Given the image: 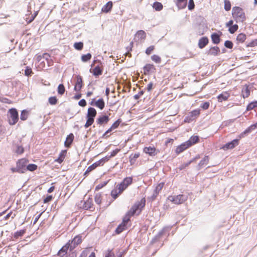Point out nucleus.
Here are the masks:
<instances>
[{"label": "nucleus", "instance_id": "f257e3e1", "mask_svg": "<svg viewBox=\"0 0 257 257\" xmlns=\"http://www.w3.org/2000/svg\"><path fill=\"white\" fill-rule=\"evenodd\" d=\"M232 16L237 23L243 22L246 20L245 13L243 9L239 7H233Z\"/></svg>", "mask_w": 257, "mask_h": 257}, {"label": "nucleus", "instance_id": "f03ea898", "mask_svg": "<svg viewBox=\"0 0 257 257\" xmlns=\"http://www.w3.org/2000/svg\"><path fill=\"white\" fill-rule=\"evenodd\" d=\"M145 203L146 199L145 198H143L141 201L137 202L133 205L127 212L132 216L134 215L137 213V214H139L142 209L145 207Z\"/></svg>", "mask_w": 257, "mask_h": 257}, {"label": "nucleus", "instance_id": "7ed1b4c3", "mask_svg": "<svg viewBox=\"0 0 257 257\" xmlns=\"http://www.w3.org/2000/svg\"><path fill=\"white\" fill-rule=\"evenodd\" d=\"M8 121L10 125H15L19 120V114L17 110L15 108H12L8 110Z\"/></svg>", "mask_w": 257, "mask_h": 257}, {"label": "nucleus", "instance_id": "20e7f679", "mask_svg": "<svg viewBox=\"0 0 257 257\" xmlns=\"http://www.w3.org/2000/svg\"><path fill=\"white\" fill-rule=\"evenodd\" d=\"M97 114L96 110L93 107H89L87 110V121L85 124V127L87 128L94 122V118Z\"/></svg>", "mask_w": 257, "mask_h": 257}, {"label": "nucleus", "instance_id": "39448f33", "mask_svg": "<svg viewBox=\"0 0 257 257\" xmlns=\"http://www.w3.org/2000/svg\"><path fill=\"white\" fill-rule=\"evenodd\" d=\"M188 196L184 194H180L176 196H169L168 199L176 204H180L187 200Z\"/></svg>", "mask_w": 257, "mask_h": 257}, {"label": "nucleus", "instance_id": "423d86ee", "mask_svg": "<svg viewBox=\"0 0 257 257\" xmlns=\"http://www.w3.org/2000/svg\"><path fill=\"white\" fill-rule=\"evenodd\" d=\"M26 162H17L16 166L11 168L12 173H18L20 174L25 173Z\"/></svg>", "mask_w": 257, "mask_h": 257}, {"label": "nucleus", "instance_id": "0eeeda50", "mask_svg": "<svg viewBox=\"0 0 257 257\" xmlns=\"http://www.w3.org/2000/svg\"><path fill=\"white\" fill-rule=\"evenodd\" d=\"M171 227L172 226H167L163 227L162 229L158 233L155 237L153 238L152 242H155L158 241L163 234H164L166 232H169L170 231Z\"/></svg>", "mask_w": 257, "mask_h": 257}, {"label": "nucleus", "instance_id": "6e6552de", "mask_svg": "<svg viewBox=\"0 0 257 257\" xmlns=\"http://www.w3.org/2000/svg\"><path fill=\"white\" fill-rule=\"evenodd\" d=\"M81 242V236L77 235L71 241L69 240L67 243H69L70 250L71 251Z\"/></svg>", "mask_w": 257, "mask_h": 257}, {"label": "nucleus", "instance_id": "1a4fd4ad", "mask_svg": "<svg viewBox=\"0 0 257 257\" xmlns=\"http://www.w3.org/2000/svg\"><path fill=\"white\" fill-rule=\"evenodd\" d=\"M239 139H234V140H232L231 142L225 144L222 147V149L224 150L232 149L235 148L236 146H237L239 144Z\"/></svg>", "mask_w": 257, "mask_h": 257}, {"label": "nucleus", "instance_id": "9d476101", "mask_svg": "<svg viewBox=\"0 0 257 257\" xmlns=\"http://www.w3.org/2000/svg\"><path fill=\"white\" fill-rule=\"evenodd\" d=\"M104 162H95L93 164L89 166L84 173V176H87L90 172L94 170L96 167L102 166Z\"/></svg>", "mask_w": 257, "mask_h": 257}, {"label": "nucleus", "instance_id": "9b49d317", "mask_svg": "<svg viewBox=\"0 0 257 257\" xmlns=\"http://www.w3.org/2000/svg\"><path fill=\"white\" fill-rule=\"evenodd\" d=\"M200 110L198 109L192 110L190 113V116L186 117L185 121L189 122L190 120L196 119L200 114Z\"/></svg>", "mask_w": 257, "mask_h": 257}, {"label": "nucleus", "instance_id": "f8f14e48", "mask_svg": "<svg viewBox=\"0 0 257 257\" xmlns=\"http://www.w3.org/2000/svg\"><path fill=\"white\" fill-rule=\"evenodd\" d=\"M109 117L108 116L106 115H102L99 116L96 119V123L97 124L99 125H101L103 124H106L109 120Z\"/></svg>", "mask_w": 257, "mask_h": 257}, {"label": "nucleus", "instance_id": "ddd939ff", "mask_svg": "<svg viewBox=\"0 0 257 257\" xmlns=\"http://www.w3.org/2000/svg\"><path fill=\"white\" fill-rule=\"evenodd\" d=\"M189 145L190 144L187 143V142L183 143L177 147L175 150V153L177 154H179L180 153L187 150L188 148H190Z\"/></svg>", "mask_w": 257, "mask_h": 257}, {"label": "nucleus", "instance_id": "4468645a", "mask_svg": "<svg viewBox=\"0 0 257 257\" xmlns=\"http://www.w3.org/2000/svg\"><path fill=\"white\" fill-rule=\"evenodd\" d=\"M83 86L82 78L80 75L76 76V83L74 86V90L77 92L80 91Z\"/></svg>", "mask_w": 257, "mask_h": 257}, {"label": "nucleus", "instance_id": "2eb2a0df", "mask_svg": "<svg viewBox=\"0 0 257 257\" xmlns=\"http://www.w3.org/2000/svg\"><path fill=\"white\" fill-rule=\"evenodd\" d=\"M121 122V120L120 119H117L116 121H115L110 126L109 128H108L105 133L103 134V136L104 137H106V138L108 137V136H106L107 134L110 132H111L112 130L117 128L118 126L119 125L120 123Z\"/></svg>", "mask_w": 257, "mask_h": 257}, {"label": "nucleus", "instance_id": "dca6fc26", "mask_svg": "<svg viewBox=\"0 0 257 257\" xmlns=\"http://www.w3.org/2000/svg\"><path fill=\"white\" fill-rule=\"evenodd\" d=\"M74 135L72 133H70L66 137V140L64 142L65 146L67 148H70L74 141Z\"/></svg>", "mask_w": 257, "mask_h": 257}, {"label": "nucleus", "instance_id": "f3484780", "mask_svg": "<svg viewBox=\"0 0 257 257\" xmlns=\"http://www.w3.org/2000/svg\"><path fill=\"white\" fill-rule=\"evenodd\" d=\"M144 72L145 74H149L150 72L156 70L155 67L153 64H147L144 67Z\"/></svg>", "mask_w": 257, "mask_h": 257}, {"label": "nucleus", "instance_id": "a211bd4d", "mask_svg": "<svg viewBox=\"0 0 257 257\" xmlns=\"http://www.w3.org/2000/svg\"><path fill=\"white\" fill-rule=\"evenodd\" d=\"M68 249H70L69 243H66L58 251V255L61 257L64 256L67 253Z\"/></svg>", "mask_w": 257, "mask_h": 257}, {"label": "nucleus", "instance_id": "6ab92c4d", "mask_svg": "<svg viewBox=\"0 0 257 257\" xmlns=\"http://www.w3.org/2000/svg\"><path fill=\"white\" fill-rule=\"evenodd\" d=\"M144 152L152 156H154L157 154L156 149L154 147H145L144 149Z\"/></svg>", "mask_w": 257, "mask_h": 257}, {"label": "nucleus", "instance_id": "aec40b11", "mask_svg": "<svg viewBox=\"0 0 257 257\" xmlns=\"http://www.w3.org/2000/svg\"><path fill=\"white\" fill-rule=\"evenodd\" d=\"M92 199L89 198L86 201H84L83 205V208L85 210H90L93 208Z\"/></svg>", "mask_w": 257, "mask_h": 257}, {"label": "nucleus", "instance_id": "412c9836", "mask_svg": "<svg viewBox=\"0 0 257 257\" xmlns=\"http://www.w3.org/2000/svg\"><path fill=\"white\" fill-rule=\"evenodd\" d=\"M112 6V2L111 1H109L102 7L101 12L102 13H107L111 10Z\"/></svg>", "mask_w": 257, "mask_h": 257}, {"label": "nucleus", "instance_id": "4be33fe9", "mask_svg": "<svg viewBox=\"0 0 257 257\" xmlns=\"http://www.w3.org/2000/svg\"><path fill=\"white\" fill-rule=\"evenodd\" d=\"M103 68L102 66L100 64L96 66L93 69L92 73L94 76H99L102 73Z\"/></svg>", "mask_w": 257, "mask_h": 257}, {"label": "nucleus", "instance_id": "5701e85b", "mask_svg": "<svg viewBox=\"0 0 257 257\" xmlns=\"http://www.w3.org/2000/svg\"><path fill=\"white\" fill-rule=\"evenodd\" d=\"M220 49L217 46L212 47L208 52V54L212 56H217L220 53Z\"/></svg>", "mask_w": 257, "mask_h": 257}, {"label": "nucleus", "instance_id": "b1692460", "mask_svg": "<svg viewBox=\"0 0 257 257\" xmlns=\"http://www.w3.org/2000/svg\"><path fill=\"white\" fill-rule=\"evenodd\" d=\"M222 35V33L220 32V34L217 33H213L211 35V38L213 43L215 44H218L220 42V36Z\"/></svg>", "mask_w": 257, "mask_h": 257}, {"label": "nucleus", "instance_id": "393cba45", "mask_svg": "<svg viewBox=\"0 0 257 257\" xmlns=\"http://www.w3.org/2000/svg\"><path fill=\"white\" fill-rule=\"evenodd\" d=\"M208 39L206 37H202L198 42V47L200 49L205 47L208 43Z\"/></svg>", "mask_w": 257, "mask_h": 257}, {"label": "nucleus", "instance_id": "a878e982", "mask_svg": "<svg viewBox=\"0 0 257 257\" xmlns=\"http://www.w3.org/2000/svg\"><path fill=\"white\" fill-rule=\"evenodd\" d=\"M175 4L179 9H183L187 6V0H175Z\"/></svg>", "mask_w": 257, "mask_h": 257}, {"label": "nucleus", "instance_id": "bb28decb", "mask_svg": "<svg viewBox=\"0 0 257 257\" xmlns=\"http://www.w3.org/2000/svg\"><path fill=\"white\" fill-rule=\"evenodd\" d=\"M199 141V137L197 136H191L190 139L187 141V143L190 144L189 147H191L192 145L196 144L198 143Z\"/></svg>", "mask_w": 257, "mask_h": 257}, {"label": "nucleus", "instance_id": "cd10ccee", "mask_svg": "<svg viewBox=\"0 0 257 257\" xmlns=\"http://www.w3.org/2000/svg\"><path fill=\"white\" fill-rule=\"evenodd\" d=\"M229 94L227 92H225L223 93L219 94L218 96V97H217L218 101L219 102H222L223 101L227 100L228 98L229 97Z\"/></svg>", "mask_w": 257, "mask_h": 257}, {"label": "nucleus", "instance_id": "c85d7f7f", "mask_svg": "<svg viewBox=\"0 0 257 257\" xmlns=\"http://www.w3.org/2000/svg\"><path fill=\"white\" fill-rule=\"evenodd\" d=\"M94 105L101 110L103 109L105 106V103L103 99L102 98L99 99L95 102Z\"/></svg>", "mask_w": 257, "mask_h": 257}, {"label": "nucleus", "instance_id": "c756f323", "mask_svg": "<svg viewBox=\"0 0 257 257\" xmlns=\"http://www.w3.org/2000/svg\"><path fill=\"white\" fill-rule=\"evenodd\" d=\"M37 168H38L37 165L36 164H30L27 166H26V165H25V172L26 171H29L31 172H33V171H34L36 170H37Z\"/></svg>", "mask_w": 257, "mask_h": 257}, {"label": "nucleus", "instance_id": "7c9ffc66", "mask_svg": "<svg viewBox=\"0 0 257 257\" xmlns=\"http://www.w3.org/2000/svg\"><path fill=\"white\" fill-rule=\"evenodd\" d=\"M246 35L243 33L239 34L236 37V41L238 43H243L246 40Z\"/></svg>", "mask_w": 257, "mask_h": 257}, {"label": "nucleus", "instance_id": "2f4dec72", "mask_svg": "<svg viewBox=\"0 0 257 257\" xmlns=\"http://www.w3.org/2000/svg\"><path fill=\"white\" fill-rule=\"evenodd\" d=\"M136 36L140 40H145L146 38V34L143 30H140L137 32Z\"/></svg>", "mask_w": 257, "mask_h": 257}, {"label": "nucleus", "instance_id": "473e14b6", "mask_svg": "<svg viewBox=\"0 0 257 257\" xmlns=\"http://www.w3.org/2000/svg\"><path fill=\"white\" fill-rule=\"evenodd\" d=\"M132 216L131 214H130L128 212H127L125 216L123 217L122 221L121 223L126 226L127 223L130 220V218Z\"/></svg>", "mask_w": 257, "mask_h": 257}, {"label": "nucleus", "instance_id": "72a5a7b5", "mask_svg": "<svg viewBox=\"0 0 257 257\" xmlns=\"http://www.w3.org/2000/svg\"><path fill=\"white\" fill-rule=\"evenodd\" d=\"M153 7L156 11H160L163 9V5L159 2H156L153 4Z\"/></svg>", "mask_w": 257, "mask_h": 257}, {"label": "nucleus", "instance_id": "f704fd0d", "mask_svg": "<svg viewBox=\"0 0 257 257\" xmlns=\"http://www.w3.org/2000/svg\"><path fill=\"white\" fill-rule=\"evenodd\" d=\"M126 228V226L120 223L115 229V232L116 234H119L122 232L124 230H125Z\"/></svg>", "mask_w": 257, "mask_h": 257}, {"label": "nucleus", "instance_id": "c9c22d12", "mask_svg": "<svg viewBox=\"0 0 257 257\" xmlns=\"http://www.w3.org/2000/svg\"><path fill=\"white\" fill-rule=\"evenodd\" d=\"M151 59L153 61L157 64H160L162 61L161 57L156 54H154L151 56Z\"/></svg>", "mask_w": 257, "mask_h": 257}, {"label": "nucleus", "instance_id": "e433bc0d", "mask_svg": "<svg viewBox=\"0 0 257 257\" xmlns=\"http://www.w3.org/2000/svg\"><path fill=\"white\" fill-rule=\"evenodd\" d=\"M127 187L122 182L116 186V188L118 190V193H122Z\"/></svg>", "mask_w": 257, "mask_h": 257}, {"label": "nucleus", "instance_id": "4c0bfd02", "mask_svg": "<svg viewBox=\"0 0 257 257\" xmlns=\"http://www.w3.org/2000/svg\"><path fill=\"white\" fill-rule=\"evenodd\" d=\"M250 94V90L248 86L245 87L242 91V95L243 98H247Z\"/></svg>", "mask_w": 257, "mask_h": 257}, {"label": "nucleus", "instance_id": "58836bf2", "mask_svg": "<svg viewBox=\"0 0 257 257\" xmlns=\"http://www.w3.org/2000/svg\"><path fill=\"white\" fill-rule=\"evenodd\" d=\"M66 154H67L66 150L62 151L59 154L58 158L57 159H56L55 161H63L64 160V159L65 158Z\"/></svg>", "mask_w": 257, "mask_h": 257}, {"label": "nucleus", "instance_id": "ea45409f", "mask_svg": "<svg viewBox=\"0 0 257 257\" xmlns=\"http://www.w3.org/2000/svg\"><path fill=\"white\" fill-rule=\"evenodd\" d=\"M28 117V111L23 110L21 111L20 118L22 120H26Z\"/></svg>", "mask_w": 257, "mask_h": 257}, {"label": "nucleus", "instance_id": "a19ab883", "mask_svg": "<svg viewBox=\"0 0 257 257\" xmlns=\"http://www.w3.org/2000/svg\"><path fill=\"white\" fill-rule=\"evenodd\" d=\"M133 181V178L131 177L125 178L121 182L124 185H126L128 187L130 184H132Z\"/></svg>", "mask_w": 257, "mask_h": 257}, {"label": "nucleus", "instance_id": "79ce46f5", "mask_svg": "<svg viewBox=\"0 0 257 257\" xmlns=\"http://www.w3.org/2000/svg\"><path fill=\"white\" fill-rule=\"evenodd\" d=\"M58 93L61 95L64 94L65 91V88L63 84H59L58 86Z\"/></svg>", "mask_w": 257, "mask_h": 257}, {"label": "nucleus", "instance_id": "37998d69", "mask_svg": "<svg viewBox=\"0 0 257 257\" xmlns=\"http://www.w3.org/2000/svg\"><path fill=\"white\" fill-rule=\"evenodd\" d=\"M164 183L163 182H161L158 184L156 187L155 189H154V192L157 193V194L158 195L160 191L162 189L163 187H164Z\"/></svg>", "mask_w": 257, "mask_h": 257}, {"label": "nucleus", "instance_id": "c03bdc74", "mask_svg": "<svg viewBox=\"0 0 257 257\" xmlns=\"http://www.w3.org/2000/svg\"><path fill=\"white\" fill-rule=\"evenodd\" d=\"M91 54L90 53H87L85 55H83L81 56V60L83 62H87L91 59Z\"/></svg>", "mask_w": 257, "mask_h": 257}, {"label": "nucleus", "instance_id": "a18cd8bd", "mask_svg": "<svg viewBox=\"0 0 257 257\" xmlns=\"http://www.w3.org/2000/svg\"><path fill=\"white\" fill-rule=\"evenodd\" d=\"M25 233V230L24 229L18 230L15 232L14 237L15 238H18L19 237L22 236Z\"/></svg>", "mask_w": 257, "mask_h": 257}, {"label": "nucleus", "instance_id": "49530a36", "mask_svg": "<svg viewBox=\"0 0 257 257\" xmlns=\"http://www.w3.org/2000/svg\"><path fill=\"white\" fill-rule=\"evenodd\" d=\"M257 107V101L252 102L248 104L246 107V110L247 111L251 110Z\"/></svg>", "mask_w": 257, "mask_h": 257}, {"label": "nucleus", "instance_id": "de8ad7c7", "mask_svg": "<svg viewBox=\"0 0 257 257\" xmlns=\"http://www.w3.org/2000/svg\"><path fill=\"white\" fill-rule=\"evenodd\" d=\"M238 29V26L236 24H234L229 27L228 31L230 34H234Z\"/></svg>", "mask_w": 257, "mask_h": 257}, {"label": "nucleus", "instance_id": "09e8293b", "mask_svg": "<svg viewBox=\"0 0 257 257\" xmlns=\"http://www.w3.org/2000/svg\"><path fill=\"white\" fill-rule=\"evenodd\" d=\"M224 9L226 11H229L231 9V3L229 0H224Z\"/></svg>", "mask_w": 257, "mask_h": 257}, {"label": "nucleus", "instance_id": "8fccbe9b", "mask_svg": "<svg viewBox=\"0 0 257 257\" xmlns=\"http://www.w3.org/2000/svg\"><path fill=\"white\" fill-rule=\"evenodd\" d=\"M74 47L77 50H81L83 48V43L81 42H76L74 44Z\"/></svg>", "mask_w": 257, "mask_h": 257}, {"label": "nucleus", "instance_id": "3c124183", "mask_svg": "<svg viewBox=\"0 0 257 257\" xmlns=\"http://www.w3.org/2000/svg\"><path fill=\"white\" fill-rule=\"evenodd\" d=\"M49 102L51 105H55L58 102V99L56 96H52L49 98Z\"/></svg>", "mask_w": 257, "mask_h": 257}, {"label": "nucleus", "instance_id": "603ef678", "mask_svg": "<svg viewBox=\"0 0 257 257\" xmlns=\"http://www.w3.org/2000/svg\"><path fill=\"white\" fill-rule=\"evenodd\" d=\"M94 200L96 204L100 205L101 202V194L100 193L96 194L95 195Z\"/></svg>", "mask_w": 257, "mask_h": 257}, {"label": "nucleus", "instance_id": "864d4df0", "mask_svg": "<svg viewBox=\"0 0 257 257\" xmlns=\"http://www.w3.org/2000/svg\"><path fill=\"white\" fill-rule=\"evenodd\" d=\"M224 46H225V47H226L227 48L232 49L233 47V44L231 41L227 40V41H225Z\"/></svg>", "mask_w": 257, "mask_h": 257}, {"label": "nucleus", "instance_id": "5fc2aeb1", "mask_svg": "<svg viewBox=\"0 0 257 257\" xmlns=\"http://www.w3.org/2000/svg\"><path fill=\"white\" fill-rule=\"evenodd\" d=\"M108 182V181H105L97 185L95 187V190H98L104 187L107 184Z\"/></svg>", "mask_w": 257, "mask_h": 257}, {"label": "nucleus", "instance_id": "6e6d98bb", "mask_svg": "<svg viewBox=\"0 0 257 257\" xmlns=\"http://www.w3.org/2000/svg\"><path fill=\"white\" fill-rule=\"evenodd\" d=\"M195 4L193 0H189L188 8L189 10H192L194 9Z\"/></svg>", "mask_w": 257, "mask_h": 257}, {"label": "nucleus", "instance_id": "4d7b16f0", "mask_svg": "<svg viewBox=\"0 0 257 257\" xmlns=\"http://www.w3.org/2000/svg\"><path fill=\"white\" fill-rule=\"evenodd\" d=\"M154 49L155 46H151L147 48V49L146 50V53L149 55L152 53V52L154 50Z\"/></svg>", "mask_w": 257, "mask_h": 257}, {"label": "nucleus", "instance_id": "13d9d810", "mask_svg": "<svg viewBox=\"0 0 257 257\" xmlns=\"http://www.w3.org/2000/svg\"><path fill=\"white\" fill-rule=\"evenodd\" d=\"M33 73L32 69L30 68L29 67H27L25 70V74L26 76H31V74Z\"/></svg>", "mask_w": 257, "mask_h": 257}, {"label": "nucleus", "instance_id": "bf43d9fd", "mask_svg": "<svg viewBox=\"0 0 257 257\" xmlns=\"http://www.w3.org/2000/svg\"><path fill=\"white\" fill-rule=\"evenodd\" d=\"M157 196L158 194L157 193H155L153 191V194L151 196L148 197V200L152 202L156 199Z\"/></svg>", "mask_w": 257, "mask_h": 257}, {"label": "nucleus", "instance_id": "052dcab7", "mask_svg": "<svg viewBox=\"0 0 257 257\" xmlns=\"http://www.w3.org/2000/svg\"><path fill=\"white\" fill-rule=\"evenodd\" d=\"M119 193H118V192H117L116 190H112L111 192V195L112 197V198L114 199H115L117 197Z\"/></svg>", "mask_w": 257, "mask_h": 257}, {"label": "nucleus", "instance_id": "680f3d73", "mask_svg": "<svg viewBox=\"0 0 257 257\" xmlns=\"http://www.w3.org/2000/svg\"><path fill=\"white\" fill-rule=\"evenodd\" d=\"M255 130L254 127L253 126V124L249 126L248 127H247L243 132V134H247L250 133L252 131Z\"/></svg>", "mask_w": 257, "mask_h": 257}, {"label": "nucleus", "instance_id": "e2e57ef3", "mask_svg": "<svg viewBox=\"0 0 257 257\" xmlns=\"http://www.w3.org/2000/svg\"><path fill=\"white\" fill-rule=\"evenodd\" d=\"M24 151V148L22 146H17L16 152L18 154H22Z\"/></svg>", "mask_w": 257, "mask_h": 257}, {"label": "nucleus", "instance_id": "0e129e2a", "mask_svg": "<svg viewBox=\"0 0 257 257\" xmlns=\"http://www.w3.org/2000/svg\"><path fill=\"white\" fill-rule=\"evenodd\" d=\"M105 257H114V254L112 249H108L107 252L105 254Z\"/></svg>", "mask_w": 257, "mask_h": 257}, {"label": "nucleus", "instance_id": "69168bd1", "mask_svg": "<svg viewBox=\"0 0 257 257\" xmlns=\"http://www.w3.org/2000/svg\"><path fill=\"white\" fill-rule=\"evenodd\" d=\"M257 46V39L252 41L247 45V47H254Z\"/></svg>", "mask_w": 257, "mask_h": 257}, {"label": "nucleus", "instance_id": "338daca9", "mask_svg": "<svg viewBox=\"0 0 257 257\" xmlns=\"http://www.w3.org/2000/svg\"><path fill=\"white\" fill-rule=\"evenodd\" d=\"M53 197L51 195H48L44 199V203H47L51 201Z\"/></svg>", "mask_w": 257, "mask_h": 257}, {"label": "nucleus", "instance_id": "774afa93", "mask_svg": "<svg viewBox=\"0 0 257 257\" xmlns=\"http://www.w3.org/2000/svg\"><path fill=\"white\" fill-rule=\"evenodd\" d=\"M78 104L82 107H84L86 105V102L85 99H82L79 101Z\"/></svg>", "mask_w": 257, "mask_h": 257}]
</instances>
